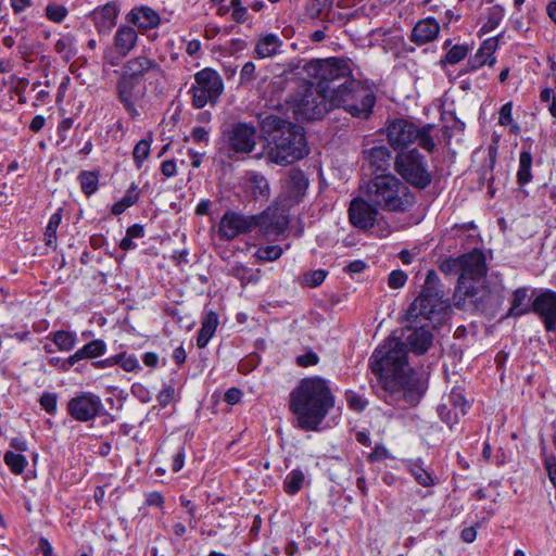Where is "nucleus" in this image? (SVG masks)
<instances>
[{
	"label": "nucleus",
	"mask_w": 556,
	"mask_h": 556,
	"mask_svg": "<svg viewBox=\"0 0 556 556\" xmlns=\"http://www.w3.org/2000/svg\"><path fill=\"white\" fill-rule=\"evenodd\" d=\"M118 7L115 2H108L101 8L93 10L91 18L100 34H108L116 23Z\"/></svg>",
	"instance_id": "23"
},
{
	"label": "nucleus",
	"mask_w": 556,
	"mask_h": 556,
	"mask_svg": "<svg viewBox=\"0 0 556 556\" xmlns=\"http://www.w3.org/2000/svg\"><path fill=\"white\" fill-rule=\"evenodd\" d=\"M440 25L433 17L419 21L413 28L410 40L417 45H425L437 38Z\"/></svg>",
	"instance_id": "24"
},
{
	"label": "nucleus",
	"mask_w": 556,
	"mask_h": 556,
	"mask_svg": "<svg viewBox=\"0 0 556 556\" xmlns=\"http://www.w3.org/2000/svg\"><path fill=\"white\" fill-rule=\"evenodd\" d=\"M241 396L242 392L239 389L231 388L225 393V401L230 405H235L240 402Z\"/></svg>",
	"instance_id": "61"
},
{
	"label": "nucleus",
	"mask_w": 556,
	"mask_h": 556,
	"mask_svg": "<svg viewBox=\"0 0 556 556\" xmlns=\"http://www.w3.org/2000/svg\"><path fill=\"white\" fill-rule=\"evenodd\" d=\"M62 220L61 210L53 213L49 219V223L45 231V241L48 247H55L56 242V230Z\"/></svg>",
	"instance_id": "34"
},
{
	"label": "nucleus",
	"mask_w": 556,
	"mask_h": 556,
	"mask_svg": "<svg viewBox=\"0 0 556 556\" xmlns=\"http://www.w3.org/2000/svg\"><path fill=\"white\" fill-rule=\"evenodd\" d=\"M346 401L349 406L357 412L364 410L368 404V402L365 399H363L361 395L354 392L346 393Z\"/></svg>",
	"instance_id": "51"
},
{
	"label": "nucleus",
	"mask_w": 556,
	"mask_h": 556,
	"mask_svg": "<svg viewBox=\"0 0 556 556\" xmlns=\"http://www.w3.org/2000/svg\"><path fill=\"white\" fill-rule=\"evenodd\" d=\"M283 41L276 34H261L255 40L254 56L257 59L274 58L281 52Z\"/></svg>",
	"instance_id": "22"
},
{
	"label": "nucleus",
	"mask_w": 556,
	"mask_h": 556,
	"mask_svg": "<svg viewBox=\"0 0 556 556\" xmlns=\"http://www.w3.org/2000/svg\"><path fill=\"white\" fill-rule=\"evenodd\" d=\"M282 254V249L279 245H267L260 248L256 251V257L261 261L271 262L278 260Z\"/></svg>",
	"instance_id": "42"
},
{
	"label": "nucleus",
	"mask_w": 556,
	"mask_h": 556,
	"mask_svg": "<svg viewBox=\"0 0 556 556\" xmlns=\"http://www.w3.org/2000/svg\"><path fill=\"white\" fill-rule=\"evenodd\" d=\"M260 128L266 140V157L269 162L287 166L308 154L307 142L301 126L275 114L260 115Z\"/></svg>",
	"instance_id": "2"
},
{
	"label": "nucleus",
	"mask_w": 556,
	"mask_h": 556,
	"mask_svg": "<svg viewBox=\"0 0 556 556\" xmlns=\"http://www.w3.org/2000/svg\"><path fill=\"white\" fill-rule=\"evenodd\" d=\"M532 155L528 151H522L519 155V168L517 172V180L520 186L528 184L531 178Z\"/></svg>",
	"instance_id": "32"
},
{
	"label": "nucleus",
	"mask_w": 556,
	"mask_h": 556,
	"mask_svg": "<svg viewBox=\"0 0 556 556\" xmlns=\"http://www.w3.org/2000/svg\"><path fill=\"white\" fill-rule=\"evenodd\" d=\"M185 457H186L185 447L180 446L178 448L177 453L173 457V463H172L173 471L178 472L184 467Z\"/></svg>",
	"instance_id": "59"
},
{
	"label": "nucleus",
	"mask_w": 556,
	"mask_h": 556,
	"mask_svg": "<svg viewBox=\"0 0 556 556\" xmlns=\"http://www.w3.org/2000/svg\"><path fill=\"white\" fill-rule=\"evenodd\" d=\"M490 62V58L482 54L480 50L476 52V54L469 59L467 66L468 71H475L483 66L484 64Z\"/></svg>",
	"instance_id": "53"
},
{
	"label": "nucleus",
	"mask_w": 556,
	"mask_h": 556,
	"mask_svg": "<svg viewBox=\"0 0 556 556\" xmlns=\"http://www.w3.org/2000/svg\"><path fill=\"white\" fill-rule=\"evenodd\" d=\"M161 173L166 177L170 178L177 174V166L174 160H166L161 165Z\"/></svg>",
	"instance_id": "60"
},
{
	"label": "nucleus",
	"mask_w": 556,
	"mask_h": 556,
	"mask_svg": "<svg viewBox=\"0 0 556 556\" xmlns=\"http://www.w3.org/2000/svg\"><path fill=\"white\" fill-rule=\"evenodd\" d=\"M497 48V40L495 38H489L483 41L481 47L478 49L481 51L482 54L490 58V65H493L495 63V59L492 56Z\"/></svg>",
	"instance_id": "52"
},
{
	"label": "nucleus",
	"mask_w": 556,
	"mask_h": 556,
	"mask_svg": "<svg viewBox=\"0 0 556 556\" xmlns=\"http://www.w3.org/2000/svg\"><path fill=\"white\" fill-rule=\"evenodd\" d=\"M40 406L50 415L56 413L58 395L55 393L45 392L39 399Z\"/></svg>",
	"instance_id": "45"
},
{
	"label": "nucleus",
	"mask_w": 556,
	"mask_h": 556,
	"mask_svg": "<svg viewBox=\"0 0 556 556\" xmlns=\"http://www.w3.org/2000/svg\"><path fill=\"white\" fill-rule=\"evenodd\" d=\"M255 78V65L253 62H247L240 73V81L242 84L251 81Z\"/></svg>",
	"instance_id": "57"
},
{
	"label": "nucleus",
	"mask_w": 556,
	"mask_h": 556,
	"mask_svg": "<svg viewBox=\"0 0 556 556\" xmlns=\"http://www.w3.org/2000/svg\"><path fill=\"white\" fill-rule=\"evenodd\" d=\"M462 274L457 279V289L464 290L466 295L472 293L471 287L467 286L468 280L478 281L486 274L485 256L482 251L473 250L459 256Z\"/></svg>",
	"instance_id": "11"
},
{
	"label": "nucleus",
	"mask_w": 556,
	"mask_h": 556,
	"mask_svg": "<svg viewBox=\"0 0 556 556\" xmlns=\"http://www.w3.org/2000/svg\"><path fill=\"white\" fill-rule=\"evenodd\" d=\"M468 51V46L455 45L447 51V53L445 54L444 59L441 62L443 64H456L466 58Z\"/></svg>",
	"instance_id": "40"
},
{
	"label": "nucleus",
	"mask_w": 556,
	"mask_h": 556,
	"mask_svg": "<svg viewBox=\"0 0 556 556\" xmlns=\"http://www.w3.org/2000/svg\"><path fill=\"white\" fill-rule=\"evenodd\" d=\"M439 285L437 273L429 270L419 296L406 311L401 336H390L370 357V368L380 388L378 395L390 405L403 409L415 406L424 392V382L409 367L407 353L424 355L433 343L429 321L447 307Z\"/></svg>",
	"instance_id": "1"
},
{
	"label": "nucleus",
	"mask_w": 556,
	"mask_h": 556,
	"mask_svg": "<svg viewBox=\"0 0 556 556\" xmlns=\"http://www.w3.org/2000/svg\"><path fill=\"white\" fill-rule=\"evenodd\" d=\"M418 134L419 128L406 119H395L387 127L388 141L394 149L404 148L415 142Z\"/></svg>",
	"instance_id": "16"
},
{
	"label": "nucleus",
	"mask_w": 556,
	"mask_h": 556,
	"mask_svg": "<svg viewBox=\"0 0 556 556\" xmlns=\"http://www.w3.org/2000/svg\"><path fill=\"white\" fill-rule=\"evenodd\" d=\"M52 340L61 351H71L76 343V336L70 331H55L52 334Z\"/></svg>",
	"instance_id": "35"
},
{
	"label": "nucleus",
	"mask_w": 556,
	"mask_h": 556,
	"mask_svg": "<svg viewBox=\"0 0 556 556\" xmlns=\"http://www.w3.org/2000/svg\"><path fill=\"white\" fill-rule=\"evenodd\" d=\"M432 129H433V126H431V125L422 127L421 129H419V134L416 139V141H418L419 147L425 149L428 152H432L435 148L434 139L430 135Z\"/></svg>",
	"instance_id": "41"
},
{
	"label": "nucleus",
	"mask_w": 556,
	"mask_h": 556,
	"mask_svg": "<svg viewBox=\"0 0 556 556\" xmlns=\"http://www.w3.org/2000/svg\"><path fill=\"white\" fill-rule=\"evenodd\" d=\"M365 195L374 205L390 212H406L415 204L409 188L392 174L376 175L367 184Z\"/></svg>",
	"instance_id": "4"
},
{
	"label": "nucleus",
	"mask_w": 556,
	"mask_h": 556,
	"mask_svg": "<svg viewBox=\"0 0 556 556\" xmlns=\"http://www.w3.org/2000/svg\"><path fill=\"white\" fill-rule=\"evenodd\" d=\"M319 361L318 355L315 352H307L296 357V364L301 367H308L316 365Z\"/></svg>",
	"instance_id": "55"
},
{
	"label": "nucleus",
	"mask_w": 556,
	"mask_h": 556,
	"mask_svg": "<svg viewBox=\"0 0 556 556\" xmlns=\"http://www.w3.org/2000/svg\"><path fill=\"white\" fill-rule=\"evenodd\" d=\"M195 85L192 86V105L202 109L206 104H216L224 91V83L220 75L212 68H203L194 76Z\"/></svg>",
	"instance_id": "8"
},
{
	"label": "nucleus",
	"mask_w": 556,
	"mask_h": 556,
	"mask_svg": "<svg viewBox=\"0 0 556 556\" xmlns=\"http://www.w3.org/2000/svg\"><path fill=\"white\" fill-rule=\"evenodd\" d=\"M306 12L311 18H318L321 13V7L318 0H312L306 7Z\"/></svg>",
	"instance_id": "62"
},
{
	"label": "nucleus",
	"mask_w": 556,
	"mask_h": 556,
	"mask_svg": "<svg viewBox=\"0 0 556 556\" xmlns=\"http://www.w3.org/2000/svg\"><path fill=\"white\" fill-rule=\"evenodd\" d=\"M407 281V275L403 270H393L390 273L388 278V285L392 289H400L405 286Z\"/></svg>",
	"instance_id": "49"
},
{
	"label": "nucleus",
	"mask_w": 556,
	"mask_h": 556,
	"mask_svg": "<svg viewBox=\"0 0 556 556\" xmlns=\"http://www.w3.org/2000/svg\"><path fill=\"white\" fill-rule=\"evenodd\" d=\"M308 186L309 181L304 172L300 168H292L285 180L283 190L287 199L294 204L303 200Z\"/></svg>",
	"instance_id": "19"
},
{
	"label": "nucleus",
	"mask_w": 556,
	"mask_h": 556,
	"mask_svg": "<svg viewBox=\"0 0 556 556\" xmlns=\"http://www.w3.org/2000/svg\"><path fill=\"white\" fill-rule=\"evenodd\" d=\"M138 41L137 30L129 25H122L114 35V48L121 56H126L136 47Z\"/></svg>",
	"instance_id": "25"
},
{
	"label": "nucleus",
	"mask_w": 556,
	"mask_h": 556,
	"mask_svg": "<svg viewBox=\"0 0 556 556\" xmlns=\"http://www.w3.org/2000/svg\"><path fill=\"white\" fill-rule=\"evenodd\" d=\"M68 415L80 422H88L105 413L100 396L91 392H80L67 402Z\"/></svg>",
	"instance_id": "10"
},
{
	"label": "nucleus",
	"mask_w": 556,
	"mask_h": 556,
	"mask_svg": "<svg viewBox=\"0 0 556 556\" xmlns=\"http://www.w3.org/2000/svg\"><path fill=\"white\" fill-rule=\"evenodd\" d=\"M81 190L85 194L90 195L98 189V175L93 172H83L79 175Z\"/></svg>",
	"instance_id": "39"
},
{
	"label": "nucleus",
	"mask_w": 556,
	"mask_h": 556,
	"mask_svg": "<svg viewBox=\"0 0 556 556\" xmlns=\"http://www.w3.org/2000/svg\"><path fill=\"white\" fill-rule=\"evenodd\" d=\"M218 326V316L214 312H210L203 318L201 328L197 338V345L203 349L207 345L210 339L214 336Z\"/></svg>",
	"instance_id": "29"
},
{
	"label": "nucleus",
	"mask_w": 556,
	"mask_h": 556,
	"mask_svg": "<svg viewBox=\"0 0 556 556\" xmlns=\"http://www.w3.org/2000/svg\"><path fill=\"white\" fill-rule=\"evenodd\" d=\"M365 157L376 170L384 172L391 164V152L384 146H377L364 151Z\"/></svg>",
	"instance_id": "27"
},
{
	"label": "nucleus",
	"mask_w": 556,
	"mask_h": 556,
	"mask_svg": "<svg viewBox=\"0 0 556 556\" xmlns=\"http://www.w3.org/2000/svg\"><path fill=\"white\" fill-rule=\"evenodd\" d=\"M149 72H160V65L154 60L141 55L125 63L122 76H128L132 80H142V77Z\"/></svg>",
	"instance_id": "21"
},
{
	"label": "nucleus",
	"mask_w": 556,
	"mask_h": 556,
	"mask_svg": "<svg viewBox=\"0 0 556 556\" xmlns=\"http://www.w3.org/2000/svg\"><path fill=\"white\" fill-rule=\"evenodd\" d=\"M503 10L500 7H493L490 10L486 22L484 23L482 30L485 33L494 30L503 18Z\"/></svg>",
	"instance_id": "43"
},
{
	"label": "nucleus",
	"mask_w": 556,
	"mask_h": 556,
	"mask_svg": "<svg viewBox=\"0 0 556 556\" xmlns=\"http://www.w3.org/2000/svg\"><path fill=\"white\" fill-rule=\"evenodd\" d=\"M317 86L321 92H328L329 99L337 90L344 88L353 78L348 61L338 58L317 60L312 64Z\"/></svg>",
	"instance_id": "6"
},
{
	"label": "nucleus",
	"mask_w": 556,
	"mask_h": 556,
	"mask_svg": "<svg viewBox=\"0 0 556 556\" xmlns=\"http://www.w3.org/2000/svg\"><path fill=\"white\" fill-rule=\"evenodd\" d=\"M136 201H137V195H134L130 192H128L121 201L116 202L112 206V213L114 215H121L122 213H124V211L126 208L134 205L136 203Z\"/></svg>",
	"instance_id": "47"
},
{
	"label": "nucleus",
	"mask_w": 556,
	"mask_h": 556,
	"mask_svg": "<svg viewBox=\"0 0 556 556\" xmlns=\"http://www.w3.org/2000/svg\"><path fill=\"white\" fill-rule=\"evenodd\" d=\"M513 104L511 102L505 103L500 110L498 123L503 126H507L513 122Z\"/></svg>",
	"instance_id": "56"
},
{
	"label": "nucleus",
	"mask_w": 556,
	"mask_h": 556,
	"mask_svg": "<svg viewBox=\"0 0 556 556\" xmlns=\"http://www.w3.org/2000/svg\"><path fill=\"white\" fill-rule=\"evenodd\" d=\"M378 206L374 205L366 198H355L349 206V219L352 225L358 229L367 230L374 227L377 216Z\"/></svg>",
	"instance_id": "14"
},
{
	"label": "nucleus",
	"mask_w": 556,
	"mask_h": 556,
	"mask_svg": "<svg viewBox=\"0 0 556 556\" xmlns=\"http://www.w3.org/2000/svg\"><path fill=\"white\" fill-rule=\"evenodd\" d=\"M253 215L247 216L238 212L227 211L220 218L217 233L222 240L230 241L239 235L254 229Z\"/></svg>",
	"instance_id": "13"
},
{
	"label": "nucleus",
	"mask_w": 556,
	"mask_h": 556,
	"mask_svg": "<svg viewBox=\"0 0 556 556\" xmlns=\"http://www.w3.org/2000/svg\"><path fill=\"white\" fill-rule=\"evenodd\" d=\"M115 357H118V363H121V366L126 371H134L139 368L138 359L135 356H126L125 354H121L116 355Z\"/></svg>",
	"instance_id": "54"
},
{
	"label": "nucleus",
	"mask_w": 556,
	"mask_h": 556,
	"mask_svg": "<svg viewBox=\"0 0 556 556\" xmlns=\"http://www.w3.org/2000/svg\"><path fill=\"white\" fill-rule=\"evenodd\" d=\"M545 468L547 470L548 478L554 486H556V460L546 459Z\"/></svg>",
	"instance_id": "63"
},
{
	"label": "nucleus",
	"mask_w": 556,
	"mask_h": 556,
	"mask_svg": "<svg viewBox=\"0 0 556 556\" xmlns=\"http://www.w3.org/2000/svg\"><path fill=\"white\" fill-rule=\"evenodd\" d=\"M334 406V396L320 377L304 378L290 393L289 407L299 428L315 431Z\"/></svg>",
	"instance_id": "3"
},
{
	"label": "nucleus",
	"mask_w": 556,
	"mask_h": 556,
	"mask_svg": "<svg viewBox=\"0 0 556 556\" xmlns=\"http://www.w3.org/2000/svg\"><path fill=\"white\" fill-rule=\"evenodd\" d=\"M390 452L382 445H377L374 451L368 455V460L374 463L377 460H382L387 458H391Z\"/></svg>",
	"instance_id": "58"
},
{
	"label": "nucleus",
	"mask_w": 556,
	"mask_h": 556,
	"mask_svg": "<svg viewBox=\"0 0 556 556\" xmlns=\"http://www.w3.org/2000/svg\"><path fill=\"white\" fill-rule=\"evenodd\" d=\"M304 482V473L301 470H292L285 480V490L288 494L298 493Z\"/></svg>",
	"instance_id": "38"
},
{
	"label": "nucleus",
	"mask_w": 556,
	"mask_h": 556,
	"mask_svg": "<svg viewBox=\"0 0 556 556\" xmlns=\"http://www.w3.org/2000/svg\"><path fill=\"white\" fill-rule=\"evenodd\" d=\"M126 21L141 31H148L159 27L161 24L160 14L148 5L132 8L126 15Z\"/></svg>",
	"instance_id": "20"
},
{
	"label": "nucleus",
	"mask_w": 556,
	"mask_h": 556,
	"mask_svg": "<svg viewBox=\"0 0 556 556\" xmlns=\"http://www.w3.org/2000/svg\"><path fill=\"white\" fill-rule=\"evenodd\" d=\"M47 17L53 22L61 23L67 14L62 5L49 4L46 9Z\"/></svg>",
	"instance_id": "48"
},
{
	"label": "nucleus",
	"mask_w": 556,
	"mask_h": 556,
	"mask_svg": "<svg viewBox=\"0 0 556 556\" xmlns=\"http://www.w3.org/2000/svg\"><path fill=\"white\" fill-rule=\"evenodd\" d=\"M376 102L374 90L359 80L352 79L344 88L337 90L329 103L342 108L352 116L366 119L370 116Z\"/></svg>",
	"instance_id": "5"
},
{
	"label": "nucleus",
	"mask_w": 556,
	"mask_h": 556,
	"mask_svg": "<svg viewBox=\"0 0 556 556\" xmlns=\"http://www.w3.org/2000/svg\"><path fill=\"white\" fill-rule=\"evenodd\" d=\"M227 138L232 151L250 153L256 146V128L248 123H237L228 131Z\"/></svg>",
	"instance_id": "15"
},
{
	"label": "nucleus",
	"mask_w": 556,
	"mask_h": 556,
	"mask_svg": "<svg viewBox=\"0 0 556 556\" xmlns=\"http://www.w3.org/2000/svg\"><path fill=\"white\" fill-rule=\"evenodd\" d=\"M531 309L543 319L547 331L556 330V292L547 290L540 293L534 299Z\"/></svg>",
	"instance_id": "17"
},
{
	"label": "nucleus",
	"mask_w": 556,
	"mask_h": 556,
	"mask_svg": "<svg viewBox=\"0 0 556 556\" xmlns=\"http://www.w3.org/2000/svg\"><path fill=\"white\" fill-rule=\"evenodd\" d=\"M394 168L405 181L415 188L425 189L431 184V173L417 149L399 153L394 161Z\"/></svg>",
	"instance_id": "7"
},
{
	"label": "nucleus",
	"mask_w": 556,
	"mask_h": 556,
	"mask_svg": "<svg viewBox=\"0 0 556 556\" xmlns=\"http://www.w3.org/2000/svg\"><path fill=\"white\" fill-rule=\"evenodd\" d=\"M440 270L444 275H457L458 277L462 274V266L459 264V256L458 257H448L442 261L440 264Z\"/></svg>",
	"instance_id": "44"
},
{
	"label": "nucleus",
	"mask_w": 556,
	"mask_h": 556,
	"mask_svg": "<svg viewBox=\"0 0 556 556\" xmlns=\"http://www.w3.org/2000/svg\"><path fill=\"white\" fill-rule=\"evenodd\" d=\"M106 345L102 340H93L81 349H79V354L81 358H94L101 356L105 353Z\"/></svg>",
	"instance_id": "37"
},
{
	"label": "nucleus",
	"mask_w": 556,
	"mask_h": 556,
	"mask_svg": "<svg viewBox=\"0 0 556 556\" xmlns=\"http://www.w3.org/2000/svg\"><path fill=\"white\" fill-rule=\"evenodd\" d=\"M116 98L128 114L135 118L139 115L138 105L146 94L143 80H132L128 76H122L116 83Z\"/></svg>",
	"instance_id": "12"
},
{
	"label": "nucleus",
	"mask_w": 556,
	"mask_h": 556,
	"mask_svg": "<svg viewBox=\"0 0 556 556\" xmlns=\"http://www.w3.org/2000/svg\"><path fill=\"white\" fill-rule=\"evenodd\" d=\"M528 298V288L521 287L516 289L510 298V307L507 313L509 317H520L522 315L528 314L531 309L528 305H526V301Z\"/></svg>",
	"instance_id": "30"
},
{
	"label": "nucleus",
	"mask_w": 556,
	"mask_h": 556,
	"mask_svg": "<svg viewBox=\"0 0 556 556\" xmlns=\"http://www.w3.org/2000/svg\"><path fill=\"white\" fill-rule=\"evenodd\" d=\"M254 228L267 236H279L288 225L287 217L278 208H268L261 215H253Z\"/></svg>",
	"instance_id": "18"
},
{
	"label": "nucleus",
	"mask_w": 556,
	"mask_h": 556,
	"mask_svg": "<svg viewBox=\"0 0 556 556\" xmlns=\"http://www.w3.org/2000/svg\"><path fill=\"white\" fill-rule=\"evenodd\" d=\"M450 402L454 409V419H452V417H451V414H452L451 409L447 410V413L445 414V410H446L445 405L441 406L439 408L440 416H441L442 420L447 424L456 422L459 415L464 416L467 413V407H468V403H467L466 399L464 397L463 393L457 390H453L451 392Z\"/></svg>",
	"instance_id": "26"
},
{
	"label": "nucleus",
	"mask_w": 556,
	"mask_h": 556,
	"mask_svg": "<svg viewBox=\"0 0 556 556\" xmlns=\"http://www.w3.org/2000/svg\"><path fill=\"white\" fill-rule=\"evenodd\" d=\"M5 465L15 475H21L27 466V459L24 455L13 451H7L3 457Z\"/></svg>",
	"instance_id": "33"
},
{
	"label": "nucleus",
	"mask_w": 556,
	"mask_h": 556,
	"mask_svg": "<svg viewBox=\"0 0 556 556\" xmlns=\"http://www.w3.org/2000/svg\"><path fill=\"white\" fill-rule=\"evenodd\" d=\"M327 277V271L317 269L304 275V283L308 287L315 288L321 285Z\"/></svg>",
	"instance_id": "46"
},
{
	"label": "nucleus",
	"mask_w": 556,
	"mask_h": 556,
	"mask_svg": "<svg viewBox=\"0 0 556 556\" xmlns=\"http://www.w3.org/2000/svg\"><path fill=\"white\" fill-rule=\"evenodd\" d=\"M249 188L254 199H268L270 187L268 180L260 173L251 172L248 174Z\"/></svg>",
	"instance_id": "31"
},
{
	"label": "nucleus",
	"mask_w": 556,
	"mask_h": 556,
	"mask_svg": "<svg viewBox=\"0 0 556 556\" xmlns=\"http://www.w3.org/2000/svg\"><path fill=\"white\" fill-rule=\"evenodd\" d=\"M208 131L204 127H195L191 132V137L197 142H202L207 139Z\"/></svg>",
	"instance_id": "64"
},
{
	"label": "nucleus",
	"mask_w": 556,
	"mask_h": 556,
	"mask_svg": "<svg viewBox=\"0 0 556 556\" xmlns=\"http://www.w3.org/2000/svg\"><path fill=\"white\" fill-rule=\"evenodd\" d=\"M329 93L320 88H305L294 100L293 112L299 119L313 121L321 118L333 106L329 103Z\"/></svg>",
	"instance_id": "9"
},
{
	"label": "nucleus",
	"mask_w": 556,
	"mask_h": 556,
	"mask_svg": "<svg viewBox=\"0 0 556 556\" xmlns=\"http://www.w3.org/2000/svg\"><path fill=\"white\" fill-rule=\"evenodd\" d=\"M152 139L144 138L137 142V144L134 148L132 151V157L136 166L140 168L143 164V162L149 157L150 155V148H151Z\"/></svg>",
	"instance_id": "36"
},
{
	"label": "nucleus",
	"mask_w": 556,
	"mask_h": 556,
	"mask_svg": "<svg viewBox=\"0 0 556 556\" xmlns=\"http://www.w3.org/2000/svg\"><path fill=\"white\" fill-rule=\"evenodd\" d=\"M232 18L237 23H244L248 18V9L241 4V0H230Z\"/></svg>",
	"instance_id": "50"
},
{
	"label": "nucleus",
	"mask_w": 556,
	"mask_h": 556,
	"mask_svg": "<svg viewBox=\"0 0 556 556\" xmlns=\"http://www.w3.org/2000/svg\"><path fill=\"white\" fill-rule=\"evenodd\" d=\"M406 468L418 484L425 488L433 486L435 484V477L427 467H425L420 459L408 460Z\"/></svg>",
	"instance_id": "28"
}]
</instances>
